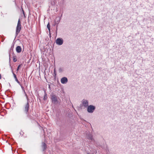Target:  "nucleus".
Segmentation results:
<instances>
[{"mask_svg": "<svg viewBox=\"0 0 154 154\" xmlns=\"http://www.w3.org/2000/svg\"><path fill=\"white\" fill-rule=\"evenodd\" d=\"M21 29V25L20 20H18L16 28V33L18 34L20 32Z\"/></svg>", "mask_w": 154, "mask_h": 154, "instance_id": "obj_1", "label": "nucleus"}, {"mask_svg": "<svg viewBox=\"0 0 154 154\" xmlns=\"http://www.w3.org/2000/svg\"><path fill=\"white\" fill-rule=\"evenodd\" d=\"M95 108V107L94 106L90 105L87 107V110L88 112L92 113L94 112Z\"/></svg>", "mask_w": 154, "mask_h": 154, "instance_id": "obj_2", "label": "nucleus"}, {"mask_svg": "<svg viewBox=\"0 0 154 154\" xmlns=\"http://www.w3.org/2000/svg\"><path fill=\"white\" fill-rule=\"evenodd\" d=\"M82 106H83L85 107H86L88 106V102L87 100L84 99L82 101Z\"/></svg>", "mask_w": 154, "mask_h": 154, "instance_id": "obj_3", "label": "nucleus"}, {"mask_svg": "<svg viewBox=\"0 0 154 154\" xmlns=\"http://www.w3.org/2000/svg\"><path fill=\"white\" fill-rule=\"evenodd\" d=\"M63 42V39L61 38H58L56 40V43L58 45H61Z\"/></svg>", "mask_w": 154, "mask_h": 154, "instance_id": "obj_4", "label": "nucleus"}, {"mask_svg": "<svg viewBox=\"0 0 154 154\" xmlns=\"http://www.w3.org/2000/svg\"><path fill=\"white\" fill-rule=\"evenodd\" d=\"M68 81V79L66 77H64L61 79V82L62 84H64L66 83Z\"/></svg>", "mask_w": 154, "mask_h": 154, "instance_id": "obj_5", "label": "nucleus"}, {"mask_svg": "<svg viewBox=\"0 0 154 154\" xmlns=\"http://www.w3.org/2000/svg\"><path fill=\"white\" fill-rule=\"evenodd\" d=\"M51 99L52 102H57V97L54 95H51Z\"/></svg>", "mask_w": 154, "mask_h": 154, "instance_id": "obj_6", "label": "nucleus"}, {"mask_svg": "<svg viewBox=\"0 0 154 154\" xmlns=\"http://www.w3.org/2000/svg\"><path fill=\"white\" fill-rule=\"evenodd\" d=\"M42 147L43 151L45 150L47 148L46 144L44 143H42Z\"/></svg>", "mask_w": 154, "mask_h": 154, "instance_id": "obj_7", "label": "nucleus"}, {"mask_svg": "<svg viewBox=\"0 0 154 154\" xmlns=\"http://www.w3.org/2000/svg\"><path fill=\"white\" fill-rule=\"evenodd\" d=\"M16 51L17 53H20L21 51V48L20 46H17L16 48Z\"/></svg>", "mask_w": 154, "mask_h": 154, "instance_id": "obj_8", "label": "nucleus"}, {"mask_svg": "<svg viewBox=\"0 0 154 154\" xmlns=\"http://www.w3.org/2000/svg\"><path fill=\"white\" fill-rule=\"evenodd\" d=\"M29 106L28 103H27L25 107V111L27 112L29 110Z\"/></svg>", "mask_w": 154, "mask_h": 154, "instance_id": "obj_9", "label": "nucleus"}, {"mask_svg": "<svg viewBox=\"0 0 154 154\" xmlns=\"http://www.w3.org/2000/svg\"><path fill=\"white\" fill-rule=\"evenodd\" d=\"M16 81L21 86V88H22L24 92V93L25 94L26 93L25 92V90H24V88L22 86L21 84H20V82L18 80L17 78V79H15Z\"/></svg>", "mask_w": 154, "mask_h": 154, "instance_id": "obj_10", "label": "nucleus"}, {"mask_svg": "<svg viewBox=\"0 0 154 154\" xmlns=\"http://www.w3.org/2000/svg\"><path fill=\"white\" fill-rule=\"evenodd\" d=\"M60 18L59 17H57L55 19V21H57V23H58L60 21Z\"/></svg>", "mask_w": 154, "mask_h": 154, "instance_id": "obj_11", "label": "nucleus"}, {"mask_svg": "<svg viewBox=\"0 0 154 154\" xmlns=\"http://www.w3.org/2000/svg\"><path fill=\"white\" fill-rule=\"evenodd\" d=\"M47 27L49 30H50V25L49 23H48L47 25Z\"/></svg>", "mask_w": 154, "mask_h": 154, "instance_id": "obj_12", "label": "nucleus"}, {"mask_svg": "<svg viewBox=\"0 0 154 154\" xmlns=\"http://www.w3.org/2000/svg\"><path fill=\"white\" fill-rule=\"evenodd\" d=\"M13 73L14 79H17V78L16 76V75L14 72H13Z\"/></svg>", "mask_w": 154, "mask_h": 154, "instance_id": "obj_13", "label": "nucleus"}, {"mask_svg": "<svg viewBox=\"0 0 154 154\" xmlns=\"http://www.w3.org/2000/svg\"><path fill=\"white\" fill-rule=\"evenodd\" d=\"M20 65H19V66H18V67L17 69V71H18V70H19V68L20 67Z\"/></svg>", "mask_w": 154, "mask_h": 154, "instance_id": "obj_14", "label": "nucleus"}, {"mask_svg": "<svg viewBox=\"0 0 154 154\" xmlns=\"http://www.w3.org/2000/svg\"><path fill=\"white\" fill-rule=\"evenodd\" d=\"M13 60L14 62H16L17 61V59L16 58H14Z\"/></svg>", "mask_w": 154, "mask_h": 154, "instance_id": "obj_15", "label": "nucleus"}, {"mask_svg": "<svg viewBox=\"0 0 154 154\" xmlns=\"http://www.w3.org/2000/svg\"><path fill=\"white\" fill-rule=\"evenodd\" d=\"M1 74H0V79H1Z\"/></svg>", "mask_w": 154, "mask_h": 154, "instance_id": "obj_16", "label": "nucleus"}, {"mask_svg": "<svg viewBox=\"0 0 154 154\" xmlns=\"http://www.w3.org/2000/svg\"><path fill=\"white\" fill-rule=\"evenodd\" d=\"M90 139H91V140H92V137H91V138H90Z\"/></svg>", "mask_w": 154, "mask_h": 154, "instance_id": "obj_17", "label": "nucleus"}, {"mask_svg": "<svg viewBox=\"0 0 154 154\" xmlns=\"http://www.w3.org/2000/svg\"><path fill=\"white\" fill-rule=\"evenodd\" d=\"M44 98H45V96L44 97Z\"/></svg>", "mask_w": 154, "mask_h": 154, "instance_id": "obj_18", "label": "nucleus"}, {"mask_svg": "<svg viewBox=\"0 0 154 154\" xmlns=\"http://www.w3.org/2000/svg\"><path fill=\"white\" fill-rule=\"evenodd\" d=\"M44 98H45V96L44 97Z\"/></svg>", "mask_w": 154, "mask_h": 154, "instance_id": "obj_19", "label": "nucleus"}]
</instances>
